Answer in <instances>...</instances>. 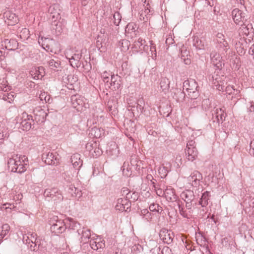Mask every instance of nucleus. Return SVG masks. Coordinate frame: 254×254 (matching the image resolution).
Returning <instances> with one entry per match:
<instances>
[{"label": "nucleus", "instance_id": "28", "mask_svg": "<svg viewBox=\"0 0 254 254\" xmlns=\"http://www.w3.org/2000/svg\"><path fill=\"white\" fill-rule=\"evenodd\" d=\"M64 80V82L67 84L66 85L67 88L71 89L73 84L77 81V77L73 75L70 74Z\"/></svg>", "mask_w": 254, "mask_h": 254}, {"label": "nucleus", "instance_id": "62", "mask_svg": "<svg viewBox=\"0 0 254 254\" xmlns=\"http://www.w3.org/2000/svg\"><path fill=\"white\" fill-rule=\"evenodd\" d=\"M1 49H2V48H0V61H1L3 60V59L4 58V54H5V52L4 51H3Z\"/></svg>", "mask_w": 254, "mask_h": 254}, {"label": "nucleus", "instance_id": "30", "mask_svg": "<svg viewBox=\"0 0 254 254\" xmlns=\"http://www.w3.org/2000/svg\"><path fill=\"white\" fill-rule=\"evenodd\" d=\"M10 226L7 224H4L0 227V243L3 238L9 233Z\"/></svg>", "mask_w": 254, "mask_h": 254}, {"label": "nucleus", "instance_id": "27", "mask_svg": "<svg viewBox=\"0 0 254 254\" xmlns=\"http://www.w3.org/2000/svg\"><path fill=\"white\" fill-rule=\"evenodd\" d=\"M65 224L66 227L68 226L69 229L74 230H79L78 228L80 227V225L76 221H74L71 218H68L65 219Z\"/></svg>", "mask_w": 254, "mask_h": 254}, {"label": "nucleus", "instance_id": "35", "mask_svg": "<svg viewBox=\"0 0 254 254\" xmlns=\"http://www.w3.org/2000/svg\"><path fill=\"white\" fill-rule=\"evenodd\" d=\"M215 114L218 123H222L225 120V116L222 109H217L215 111Z\"/></svg>", "mask_w": 254, "mask_h": 254}, {"label": "nucleus", "instance_id": "12", "mask_svg": "<svg viewBox=\"0 0 254 254\" xmlns=\"http://www.w3.org/2000/svg\"><path fill=\"white\" fill-rule=\"evenodd\" d=\"M42 159L44 160L45 163L48 165H57L59 164V159L57 155L53 153L49 152L46 154H43Z\"/></svg>", "mask_w": 254, "mask_h": 254}, {"label": "nucleus", "instance_id": "24", "mask_svg": "<svg viewBox=\"0 0 254 254\" xmlns=\"http://www.w3.org/2000/svg\"><path fill=\"white\" fill-rule=\"evenodd\" d=\"M90 246L92 249L94 250H98L102 248L104 244L102 242L101 239L96 238V239H91L89 241Z\"/></svg>", "mask_w": 254, "mask_h": 254}, {"label": "nucleus", "instance_id": "32", "mask_svg": "<svg viewBox=\"0 0 254 254\" xmlns=\"http://www.w3.org/2000/svg\"><path fill=\"white\" fill-rule=\"evenodd\" d=\"M209 198V192L208 191H205L202 193L200 200L199 202L202 207H205L208 204V200Z\"/></svg>", "mask_w": 254, "mask_h": 254}, {"label": "nucleus", "instance_id": "26", "mask_svg": "<svg viewBox=\"0 0 254 254\" xmlns=\"http://www.w3.org/2000/svg\"><path fill=\"white\" fill-rule=\"evenodd\" d=\"M251 25L246 23V21H245L241 24V26L239 29V33L241 36L244 37L245 36H248L250 33V29Z\"/></svg>", "mask_w": 254, "mask_h": 254}, {"label": "nucleus", "instance_id": "14", "mask_svg": "<svg viewBox=\"0 0 254 254\" xmlns=\"http://www.w3.org/2000/svg\"><path fill=\"white\" fill-rule=\"evenodd\" d=\"M184 87L189 93H195L198 87L196 82L193 79H190L185 81Z\"/></svg>", "mask_w": 254, "mask_h": 254}, {"label": "nucleus", "instance_id": "7", "mask_svg": "<svg viewBox=\"0 0 254 254\" xmlns=\"http://www.w3.org/2000/svg\"><path fill=\"white\" fill-rule=\"evenodd\" d=\"M192 199H191V198H190L188 200H186V202H185L186 209H185L182 202L181 203L180 202H178L180 213L181 215L185 218H189V217L190 216V214L192 212Z\"/></svg>", "mask_w": 254, "mask_h": 254}, {"label": "nucleus", "instance_id": "56", "mask_svg": "<svg viewBox=\"0 0 254 254\" xmlns=\"http://www.w3.org/2000/svg\"><path fill=\"white\" fill-rule=\"evenodd\" d=\"M161 253L162 254H171V250L168 247H164L162 249Z\"/></svg>", "mask_w": 254, "mask_h": 254}, {"label": "nucleus", "instance_id": "64", "mask_svg": "<svg viewBox=\"0 0 254 254\" xmlns=\"http://www.w3.org/2000/svg\"><path fill=\"white\" fill-rule=\"evenodd\" d=\"M100 33L103 34V37L105 38V34L106 33V26H105L103 28H102L100 30Z\"/></svg>", "mask_w": 254, "mask_h": 254}, {"label": "nucleus", "instance_id": "55", "mask_svg": "<svg viewBox=\"0 0 254 254\" xmlns=\"http://www.w3.org/2000/svg\"><path fill=\"white\" fill-rule=\"evenodd\" d=\"M250 153L254 156V139L252 140L250 144Z\"/></svg>", "mask_w": 254, "mask_h": 254}, {"label": "nucleus", "instance_id": "16", "mask_svg": "<svg viewBox=\"0 0 254 254\" xmlns=\"http://www.w3.org/2000/svg\"><path fill=\"white\" fill-rule=\"evenodd\" d=\"M185 152L187 159L191 162L197 158L198 154V152L196 148L191 147L186 148Z\"/></svg>", "mask_w": 254, "mask_h": 254}, {"label": "nucleus", "instance_id": "17", "mask_svg": "<svg viewBox=\"0 0 254 254\" xmlns=\"http://www.w3.org/2000/svg\"><path fill=\"white\" fill-rule=\"evenodd\" d=\"M157 195L159 196H164L167 200L170 201H174L176 199L174 190L172 188H167L163 191L161 190V193H158L157 192Z\"/></svg>", "mask_w": 254, "mask_h": 254}, {"label": "nucleus", "instance_id": "46", "mask_svg": "<svg viewBox=\"0 0 254 254\" xmlns=\"http://www.w3.org/2000/svg\"><path fill=\"white\" fill-rule=\"evenodd\" d=\"M145 40L141 38H139L137 41H135L133 45V48L139 50L140 47L145 43Z\"/></svg>", "mask_w": 254, "mask_h": 254}, {"label": "nucleus", "instance_id": "15", "mask_svg": "<svg viewBox=\"0 0 254 254\" xmlns=\"http://www.w3.org/2000/svg\"><path fill=\"white\" fill-rule=\"evenodd\" d=\"M1 46L8 50H13L18 47V43L14 39H5L1 42Z\"/></svg>", "mask_w": 254, "mask_h": 254}, {"label": "nucleus", "instance_id": "41", "mask_svg": "<svg viewBox=\"0 0 254 254\" xmlns=\"http://www.w3.org/2000/svg\"><path fill=\"white\" fill-rule=\"evenodd\" d=\"M160 87L163 91L167 90L169 88V81L166 78H162L160 81Z\"/></svg>", "mask_w": 254, "mask_h": 254}, {"label": "nucleus", "instance_id": "61", "mask_svg": "<svg viewBox=\"0 0 254 254\" xmlns=\"http://www.w3.org/2000/svg\"><path fill=\"white\" fill-rule=\"evenodd\" d=\"M0 89L1 90L3 91L4 92H6L8 90H9V87L8 86L0 85Z\"/></svg>", "mask_w": 254, "mask_h": 254}, {"label": "nucleus", "instance_id": "21", "mask_svg": "<svg viewBox=\"0 0 254 254\" xmlns=\"http://www.w3.org/2000/svg\"><path fill=\"white\" fill-rule=\"evenodd\" d=\"M30 74L35 79H41L45 74L44 68L42 66L35 68L30 71Z\"/></svg>", "mask_w": 254, "mask_h": 254}, {"label": "nucleus", "instance_id": "33", "mask_svg": "<svg viewBox=\"0 0 254 254\" xmlns=\"http://www.w3.org/2000/svg\"><path fill=\"white\" fill-rule=\"evenodd\" d=\"M48 64L50 68L54 70L57 69L61 65V62L57 58H55V59L50 60Z\"/></svg>", "mask_w": 254, "mask_h": 254}, {"label": "nucleus", "instance_id": "36", "mask_svg": "<svg viewBox=\"0 0 254 254\" xmlns=\"http://www.w3.org/2000/svg\"><path fill=\"white\" fill-rule=\"evenodd\" d=\"M217 86V88L219 90L221 91L225 89L226 92H227V93L229 94H232L233 92L235 91V89L233 86L228 85L225 87L223 84H220L219 82Z\"/></svg>", "mask_w": 254, "mask_h": 254}, {"label": "nucleus", "instance_id": "59", "mask_svg": "<svg viewBox=\"0 0 254 254\" xmlns=\"http://www.w3.org/2000/svg\"><path fill=\"white\" fill-rule=\"evenodd\" d=\"M148 49H149V46H147V45H145V44H144L143 45V46L140 47L139 50L147 52L148 51Z\"/></svg>", "mask_w": 254, "mask_h": 254}, {"label": "nucleus", "instance_id": "1", "mask_svg": "<svg viewBox=\"0 0 254 254\" xmlns=\"http://www.w3.org/2000/svg\"><path fill=\"white\" fill-rule=\"evenodd\" d=\"M28 160L24 155H13L8 160V167L11 172L22 173L26 171L28 166Z\"/></svg>", "mask_w": 254, "mask_h": 254}, {"label": "nucleus", "instance_id": "10", "mask_svg": "<svg viewBox=\"0 0 254 254\" xmlns=\"http://www.w3.org/2000/svg\"><path fill=\"white\" fill-rule=\"evenodd\" d=\"M202 179L201 174L198 171H193L188 177V181L194 187L199 185L200 181Z\"/></svg>", "mask_w": 254, "mask_h": 254}, {"label": "nucleus", "instance_id": "60", "mask_svg": "<svg viewBox=\"0 0 254 254\" xmlns=\"http://www.w3.org/2000/svg\"><path fill=\"white\" fill-rule=\"evenodd\" d=\"M125 166L124 165L123 169V174L126 175V176H129L131 175V173L129 172V171L128 170H127V171L125 170Z\"/></svg>", "mask_w": 254, "mask_h": 254}, {"label": "nucleus", "instance_id": "11", "mask_svg": "<svg viewBox=\"0 0 254 254\" xmlns=\"http://www.w3.org/2000/svg\"><path fill=\"white\" fill-rule=\"evenodd\" d=\"M159 237L164 243L169 244L173 241L174 235L171 231L163 228L160 231Z\"/></svg>", "mask_w": 254, "mask_h": 254}, {"label": "nucleus", "instance_id": "37", "mask_svg": "<svg viewBox=\"0 0 254 254\" xmlns=\"http://www.w3.org/2000/svg\"><path fill=\"white\" fill-rule=\"evenodd\" d=\"M58 191L59 190L56 188L47 189L45 190L44 195L45 197H49L52 199Z\"/></svg>", "mask_w": 254, "mask_h": 254}, {"label": "nucleus", "instance_id": "5", "mask_svg": "<svg viewBox=\"0 0 254 254\" xmlns=\"http://www.w3.org/2000/svg\"><path fill=\"white\" fill-rule=\"evenodd\" d=\"M71 103L72 107L78 111H82L86 108V99L79 94L71 96Z\"/></svg>", "mask_w": 254, "mask_h": 254}, {"label": "nucleus", "instance_id": "25", "mask_svg": "<svg viewBox=\"0 0 254 254\" xmlns=\"http://www.w3.org/2000/svg\"><path fill=\"white\" fill-rule=\"evenodd\" d=\"M121 77L118 75H111V85L114 89H118L121 87Z\"/></svg>", "mask_w": 254, "mask_h": 254}, {"label": "nucleus", "instance_id": "4", "mask_svg": "<svg viewBox=\"0 0 254 254\" xmlns=\"http://www.w3.org/2000/svg\"><path fill=\"white\" fill-rule=\"evenodd\" d=\"M23 242L32 251H37L39 249V243L37 239V234L34 233H28L23 236Z\"/></svg>", "mask_w": 254, "mask_h": 254}, {"label": "nucleus", "instance_id": "2", "mask_svg": "<svg viewBox=\"0 0 254 254\" xmlns=\"http://www.w3.org/2000/svg\"><path fill=\"white\" fill-rule=\"evenodd\" d=\"M38 43L48 52L56 54L61 51L60 44L53 39L41 37L39 38Z\"/></svg>", "mask_w": 254, "mask_h": 254}, {"label": "nucleus", "instance_id": "34", "mask_svg": "<svg viewBox=\"0 0 254 254\" xmlns=\"http://www.w3.org/2000/svg\"><path fill=\"white\" fill-rule=\"evenodd\" d=\"M216 44L217 48L220 52H227L228 50L230 48V46L226 41H223L221 43H218Z\"/></svg>", "mask_w": 254, "mask_h": 254}, {"label": "nucleus", "instance_id": "44", "mask_svg": "<svg viewBox=\"0 0 254 254\" xmlns=\"http://www.w3.org/2000/svg\"><path fill=\"white\" fill-rule=\"evenodd\" d=\"M149 210L152 212L160 213L162 211V208L157 203H153L149 206Z\"/></svg>", "mask_w": 254, "mask_h": 254}, {"label": "nucleus", "instance_id": "19", "mask_svg": "<svg viewBox=\"0 0 254 254\" xmlns=\"http://www.w3.org/2000/svg\"><path fill=\"white\" fill-rule=\"evenodd\" d=\"M77 232L79 235H81V242L83 244H86L88 242V240L91 236L90 230L85 228H83L82 229L78 230Z\"/></svg>", "mask_w": 254, "mask_h": 254}, {"label": "nucleus", "instance_id": "53", "mask_svg": "<svg viewBox=\"0 0 254 254\" xmlns=\"http://www.w3.org/2000/svg\"><path fill=\"white\" fill-rule=\"evenodd\" d=\"M112 29L111 27L108 25L106 26V33L105 34V38H104V41H105L106 39H107V41H108L110 35L111 34Z\"/></svg>", "mask_w": 254, "mask_h": 254}, {"label": "nucleus", "instance_id": "52", "mask_svg": "<svg viewBox=\"0 0 254 254\" xmlns=\"http://www.w3.org/2000/svg\"><path fill=\"white\" fill-rule=\"evenodd\" d=\"M223 41H226L224 35L221 33H218L216 36V43H221Z\"/></svg>", "mask_w": 254, "mask_h": 254}, {"label": "nucleus", "instance_id": "49", "mask_svg": "<svg viewBox=\"0 0 254 254\" xmlns=\"http://www.w3.org/2000/svg\"><path fill=\"white\" fill-rule=\"evenodd\" d=\"M150 51L151 52L152 59H155L156 57V51L155 45L153 43L152 41H150Z\"/></svg>", "mask_w": 254, "mask_h": 254}, {"label": "nucleus", "instance_id": "31", "mask_svg": "<svg viewBox=\"0 0 254 254\" xmlns=\"http://www.w3.org/2000/svg\"><path fill=\"white\" fill-rule=\"evenodd\" d=\"M103 133V129L97 127H93L90 132L91 135L96 138L101 137Z\"/></svg>", "mask_w": 254, "mask_h": 254}, {"label": "nucleus", "instance_id": "3", "mask_svg": "<svg viewBox=\"0 0 254 254\" xmlns=\"http://www.w3.org/2000/svg\"><path fill=\"white\" fill-rule=\"evenodd\" d=\"M51 231L56 235L62 234L66 229L65 222L62 219H59L57 216L53 217L50 221Z\"/></svg>", "mask_w": 254, "mask_h": 254}, {"label": "nucleus", "instance_id": "50", "mask_svg": "<svg viewBox=\"0 0 254 254\" xmlns=\"http://www.w3.org/2000/svg\"><path fill=\"white\" fill-rule=\"evenodd\" d=\"M181 197L183 199H184L185 202H186V200H188L189 198L193 197V195H192V192L190 191H188L187 192H183L181 194Z\"/></svg>", "mask_w": 254, "mask_h": 254}, {"label": "nucleus", "instance_id": "51", "mask_svg": "<svg viewBox=\"0 0 254 254\" xmlns=\"http://www.w3.org/2000/svg\"><path fill=\"white\" fill-rule=\"evenodd\" d=\"M13 96L11 93H4L2 97V99L5 101H7L8 102H10L13 100Z\"/></svg>", "mask_w": 254, "mask_h": 254}, {"label": "nucleus", "instance_id": "13", "mask_svg": "<svg viewBox=\"0 0 254 254\" xmlns=\"http://www.w3.org/2000/svg\"><path fill=\"white\" fill-rule=\"evenodd\" d=\"M3 18L5 22L9 25H15L18 21L16 14L10 11H6L3 13Z\"/></svg>", "mask_w": 254, "mask_h": 254}, {"label": "nucleus", "instance_id": "39", "mask_svg": "<svg viewBox=\"0 0 254 254\" xmlns=\"http://www.w3.org/2000/svg\"><path fill=\"white\" fill-rule=\"evenodd\" d=\"M120 43V48L122 51L124 52L127 51L130 45V42L128 40L126 39L122 40Z\"/></svg>", "mask_w": 254, "mask_h": 254}, {"label": "nucleus", "instance_id": "48", "mask_svg": "<svg viewBox=\"0 0 254 254\" xmlns=\"http://www.w3.org/2000/svg\"><path fill=\"white\" fill-rule=\"evenodd\" d=\"M63 199V196L60 191H59L56 195H54V197L52 198V200L55 203L60 202L62 201Z\"/></svg>", "mask_w": 254, "mask_h": 254}, {"label": "nucleus", "instance_id": "29", "mask_svg": "<svg viewBox=\"0 0 254 254\" xmlns=\"http://www.w3.org/2000/svg\"><path fill=\"white\" fill-rule=\"evenodd\" d=\"M193 45L198 50H203L206 47V43L204 39L196 37L193 39Z\"/></svg>", "mask_w": 254, "mask_h": 254}, {"label": "nucleus", "instance_id": "54", "mask_svg": "<svg viewBox=\"0 0 254 254\" xmlns=\"http://www.w3.org/2000/svg\"><path fill=\"white\" fill-rule=\"evenodd\" d=\"M196 148L195 141L193 140H189L187 144L186 148Z\"/></svg>", "mask_w": 254, "mask_h": 254}, {"label": "nucleus", "instance_id": "9", "mask_svg": "<svg viewBox=\"0 0 254 254\" xmlns=\"http://www.w3.org/2000/svg\"><path fill=\"white\" fill-rule=\"evenodd\" d=\"M232 16L234 22L236 24L246 21L245 20V13L238 8H235L232 11Z\"/></svg>", "mask_w": 254, "mask_h": 254}, {"label": "nucleus", "instance_id": "47", "mask_svg": "<svg viewBox=\"0 0 254 254\" xmlns=\"http://www.w3.org/2000/svg\"><path fill=\"white\" fill-rule=\"evenodd\" d=\"M114 23L116 25H118L121 20L122 17L119 12H116L114 15Z\"/></svg>", "mask_w": 254, "mask_h": 254}, {"label": "nucleus", "instance_id": "8", "mask_svg": "<svg viewBox=\"0 0 254 254\" xmlns=\"http://www.w3.org/2000/svg\"><path fill=\"white\" fill-rule=\"evenodd\" d=\"M130 207L129 201L125 198L118 199L115 206L116 210L121 212L127 211Z\"/></svg>", "mask_w": 254, "mask_h": 254}, {"label": "nucleus", "instance_id": "18", "mask_svg": "<svg viewBox=\"0 0 254 254\" xmlns=\"http://www.w3.org/2000/svg\"><path fill=\"white\" fill-rule=\"evenodd\" d=\"M86 147L94 157H97L102 154V150L99 148L96 147V143H87Z\"/></svg>", "mask_w": 254, "mask_h": 254}, {"label": "nucleus", "instance_id": "40", "mask_svg": "<svg viewBox=\"0 0 254 254\" xmlns=\"http://www.w3.org/2000/svg\"><path fill=\"white\" fill-rule=\"evenodd\" d=\"M18 36L23 40L27 39L29 37V30L26 28H22Z\"/></svg>", "mask_w": 254, "mask_h": 254}, {"label": "nucleus", "instance_id": "42", "mask_svg": "<svg viewBox=\"0 0 254 254\" xmlns=\"http://www.w3.org/2000/svg\"><path fill=\"white\" fill-rule=\"evenodd\" d=\"M16 207L14 203H5L1 205L0 209L2 211L7 210L9 209L10 210L14 209Z\"/></svg>", "mask_w": 254, "mask_h": 254}, {"label": "nucleus", "instance_id": "45", "mask_svg": "<svg viewBox=\"0 0 254 254\" xmlns=\"http://www.w3.org/2000/svg\"><path fill=\"white\" fill-rule=\"evenodd\" d=\"M39 99L41 101H45L46 103H50L51 100L50 96L45 92L40 94Z\"/></svg>", "mask_w": 254, "mask_h": 254}, {"label": "nucleus", "instance_id": "22", "mask_svg": "<svg viewBox=\"0 0 254 254\" xmlns=\"http://www.w3.org/2000/svg\"><path fill=\"white\" fill-rule=\"evenodd\" d=\"M211 62L213 64L217 67L221 65V57L219 54L216 52H212L210 54Z\"/></svg>", "mask_w": 254, "mask_h": 254}, {"label": "nucleus", "instance_id": "63", "mask_svg": "<svg viewBox=\"0 0 254 254\" xmlns=\"http://www.w3.org/2000/svg\"><path fill=\"white\" fill-rule=\"evenodd\" d=\"M148 214L150 215L149 211L146 209H143L141 211V214L142 215L146 216Z\"/></svg>", "mask_w": 254, "mask_h": 254}, {"label": "nucleus", "instance_id": "20", "mask_svg": "<svg viewBox=\"0 0 254 254\" xmlns=\"http://www.w3.org/2000/svg\"><path fill=\"white\" fill-rule=\"evenodd\" d=\"M71 162L73 167L79 170L82 165V160L80 158V155L78 153L73 154L71 156Z\"/></svg>", "mask_w": 254, "mask_h": 254}, {"label": "nucleus", "instance_id": "23", "mask_svg": "<svg viewBox=\"0 0 254 254\" xmlns=\"http://www.w3.org/2000/svg\"><path fill=\"white\" fill-rule=\"evenodd\" d=\"M66 58L69 60V62L70 65L73 67H78L80 65V60L81 58V55L80 54H75L71 57V58L67 57Z\"/></svg>", "mask_w": 254, "mask_h": 254}, {"label": "nucleus", "instance_id": "43", "mask_svg": "<svg viewBox=\"0 0 254 254\" xmlns=\"http://www.w3.org/2000/svg\"><path fill=\"white\" fill-rule=\"evenodd\" d=\"M188 53L189 52L187 50H185L184 52H183V50L181 51V59L184 61L186 64H190V59L188 58H186V56L187 57Z\"/></svg>", "mask_w": 254, "mask_h": 254}, {"label": "nucleus", "instance_id": "6", "mask_svg": "<svg viewBox=\"0 0 254 254\" xmlns=\"http://www.w3.org/2000/svg\"><path fill=\"white\" fill-rule=\"evenodd\" d=\"M33 122L32 117L24 112L17 119V123H19L20 127L23 130H28L31 127V123Z\"/></svg>", "mask_w": 254, "mask_h": 254}, {"label": "nucleus", "instance_id": "57", "mask_svg": "<svg viewBox=\"0 0 254 254\" xmlns=\"http://www.w3.org/2000/svg\"><path fill=\"white\" fill-rule=\"evenodd\" d=\"M110 74L108 73L107 72L105 71L102 74V77L103 78L104 81L106 82H108L109 81V76Z\"/></svg>", "mask_w": 254, "mask_h": 254}, {"label": "nucleus", "instance_id": "58", "mask_svg": "<svg viewBox=\"0 0 254 254\" xmlns=\"http://www.w3.org/2000/svg\"><path fill=\"white\" fill-rule=\"evenodd\" d=\"M3 127L2 124H0V139H2V137H5L6 136V133L4 134V132L3 131Z\"/></svg>", "mask_w": 254, "mask_h": 254}, {"label": "nucleus", "instance_id": "38", "mask_svg": "<svg viewBox=\"0 0 254 254\" xmlns=\"http://www.w3.org/2000/svg\"><path fill=\"white\" fill-rule=\"evenodd\" d=\"M68 192L73 197H77L78 195L80 196L81 195L80 190L73 185L70 186L68 189Z\"/></svg>", "mask_w": 254, "mask_h": 254}]
</instances>
